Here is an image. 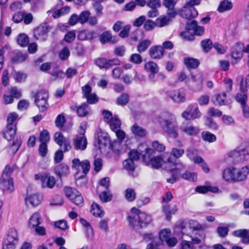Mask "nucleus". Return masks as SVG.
Instances as JSON below:
<instances>
[{"label":"nucleus","instance_id":"nucleus-1","mask_svg":"<svg viewBox=\"0 0 249 249\" xmlns=\"http://www.w3.org/2000/svg\"><path fill=\"white\" fill-rule=\"evenodd\" d=\"M168 137L176 139L178 136V125L176 116L173 114L165 112L161 113L154 121Z\"/></svg>","mask_w":249,"mask_h":249},{"label":"nucleus","instance_id":"nucleus-2","mask_svg":"<svg viewBox=\"0 0 249 249\" xmlns=\"http://www.w3.org/2000/svg\"><path fill=\"white\" fill-rule=\"evenodd\" d=\"M131 213L134 215L128 216L127 218L130 224L136 230L147 226L152 220L150 215L135 207L131 209Z\"/></svg>","mask_w":249,"mask_h":249},{"label":"nucleus","instance_id":"nucleus-3","mask_svg":"<svg viewBox=\"0 0 249 249\" xmlns=\"http://www.w3.org/2000/svg\"><path fill=\"white\" fill-rule=\"evenodd\" d=\"M90 168L89 161L87 160L80 161L78 158L72 160L71 168L76 171L75 178L76 179L84 177L89 172Z\"/></svg>","mask_w":249,"mask_h":249},{"label":"nucleus","instance_id":"nucleus-4","mask_svg":"<svg viewBox=\"0 0 249 249\" xmlns=\"http://www.w3.org/2000/svg\"><path fill=\"white\" fill-rule=\"evenodd\" d=\"M153 153V150L145 148V154L142 155L143 160L147 166L152 168L159 169L163 165L164 160L160 156L151 157Z\"/></svg>","mask_w":249,"mask_h":249},{"label":"nucleus","instance_id":"nucleus-5","mask_svg":"<svg viewBox=\"0 0 249 249\" xmlns=\"http://www.w3.org/2000/svg\"><path fill=\"white\" fill-rule=\"evenodd\" d=\"M22 90L16 87H11L2 97V102L4 105L11 104L14 102V98L18 99L22 97Z\"/></svg>","mask_w":249,"mask_h":249},{"label":"nucleus","instance_id":"nucleus-6","mask_svg":"<svg viewBox=\"0 0 249 249\" xmlns=\"http://www.w3.org/2000/svg\"><path fill=\"white\" fill-rule=\"evenodd\" d=\"M36 180H40L41 187L43 188L53 189L55 184V178L49 173H38L35 175Z\"/></svg>","mask_w":249,"mask_h":249},{"label":"nucleus","instance_id":"nucleus-7","mask_svg":"<svg viewBox=\"0 0 249 249\" xmlns=\"http://www.w3.org/2000/svg\"><path fill=\"white\" fill-rule=\"evenodd\" d=\"M172 234L171 230L169 229H162L159 233V238L155 237L152 233H147L143 234V238L146 241H151L152 242L155 238L158 239L159 245L158 247L162 244L163 242H165Z\"/></svg>","mask_w":249,"mask_h":249},{"label":"nucleus","instance_id":"nucleus-8","mask_svg":"<svg viewBox=\"0 0 249 249\" xmlns=\"http://www.w3.org/2000/svg\"><path fill=\"white\" fill-rule=\"evenodd\" d=\"M66 196L75 205H80L83 203V198L81 194L75 189L66 187L64 188Z\"/></svg>","mask_w":249,"mask_h":249},{"label":"nucleus","instance_id":"nucleus-9","mask_svg":"<svg viewBox=\"0 0 249 249\" xmlns=\"http://www.w3.org/2000/svg\"><path fill=\"white\" fill-rule=\"evenodd\" d=\"M201 115L202 114L198 107H194L192 105H189L181 114V117L186 120L198 119Z\"/></svg>","mask_w":249,"mask_h":249},{"label":"nucleus","instance_id":"nucleus-10","mask_svg":"<svg viewBox=\"0 0 249 249\" xmlns=\"http://www.w3.org/2000/svg\"><path fill=\"white\" fill-rule=\"evenodd\" d=\"M34 97L35 99V102L40 111H43L45 110L48 107L47 102V93L43 91H38L35 93Z\"/></svg>","mask_w":249,"mask_h":249},{"label":"nucleus","instance_id":"nucleus-11","mask_svg":"<svg viewBox=\"0 0 249 249\" xmlns=\"http://www.w3.org/2000/svg\"><path fill=\"white\" fill-rule=\"evenodd\" d=\"M43 198V195L39 193H27L24 198L25 204L27 207H36L41 203Z\"/></svg>","mask_w":249,"mask_h":249},{"label":"nucleus","instance_id":"nucleus-12","mask_svg":"<svg viewBox=\"0 0 249 249\" xmlns=\"http://www.w3.org/2000/svg\"><path fill=\"white\" fill-rule=\"evenodd\" d=\"M167 95L173 102L176 103H182L186 101V92L183 89L170 91L168 92Z\"/></svg>","mask_w":249,"mask_h":249},{"label":"nucleus","instance_id":"nucleus-13","mask_svg":"<svg viewBox=\"0 0 249 249\" xmlns=\"http://www.w3.org/2000/svg\"><path fill=\"white\" fill-rule=\"evenodd\" d=\"M228 156L230 158L241 161L249 160V152L245 149L231 151L228 153Z\"/></svg>","mask_w":249,"mask_h":249},{"label":"nucleus","instance_id":"nucleus-14","mask_svg":"<svg viewBox=\"0 0 249 249\" xmlns=\"http://www.w3.org/2000/svg\"><path fill=\"white\" fill-rule=\"evenodd\" d=\"M180 130L187 136H196L200 132L199 128L189 122H184L180 126Z\"/></svg>","mask_w":249,"mask_h":249},{"label":"nucleus","instance_id":"nucleus-15","mask_svg":"<svg viewBox=\"0 0 249 249\" xmlns=\"http://www.w3.org/2000/svg\"><path fill=\"white\" fill-rule=\"evenodd\" d=\"M180 15L186 19L194 18L197 16L198 12L194 7L185 4L181 9Z\"/></svg>","mask_w":249,"mask_h":249},{"label":"nucleus","instance_id":"nucleus-16","mask_svg":"<svg viewBox=\"0 0 249 249\" xmlns=\"http://www.w3.org/2000/svg\"><path fill=\"white\" fill-rule=\"evenodd\" d=\"M73 144L76 150H85L87 146L88 141L85 135H77L73 139Z\"/></svg>","mask_w":249,"mask_h":249},{"label":"nucleus","instance_id":"nucleus-17","mask_svg":"<svg viewBox=\"0 0 249 249\" xmlns=\"http://www.w3.org/2000/svg\"><path fill=\"white\" fill-rule=\"evenodd\" d=\"M120 63V60L118 59L107 60L105 58H99L95 60L96 65L101 68L107 69L114 65H118Z\"/></svg>","mask_w":249,"mask_h":249},{"label":"nucleus","instance_id":"nucleus-18","mask_svg":"<svg viewBox=\"0 0 249 249\" xmlns=\"http://www.w3.org/2000/svg\"><path fill=\"white\" fill-rule=\"evenodd\" d=\"M192 87L196 91H200L202 89L203 77L201 73L198 72L192 75Z\"/></svg>","mask_w":249,"mask_h":249},{"label":"nucleus","instance_id":"nucleus-19","mask_svg":"<svg viewBox=\"0 0 249 249\" xmlns=\"http://www.w3.org/2000/svg\"><path fill=\"white\" fill-rule=\"evenodd\" d=\"M236 168L230 167L225 169L223 171L222 178L226 181H235Z\"/></svg>","mask_w":249,"mask_h":249},{"label":"nucleus","instance_id":"nucleus-20","mask_svg":"<svg viewBox=\"0 0 249 249\" xmlns=\"http://www.w3.org/2000/svg\"><path fill=\"white\" fill-rule=\"evenodd\" d=\"M149 53L150 57L153 59H160L163 55L164 50L161 46L156 45L150 49Z\"/></svg>","mask_w":249,"mask_h":249},{"label":"nucleus","instance_id":"nucleus-21","mask_svg":"<svg viewBox=\"0 0 249 249\" xmlns=\"http://www.w3.org/2000/svg\"><path fill=\"white\" fill-rule=\"evenodd\" d=\"M0 187L4 191L12 192L14 189L13 180L10 178H6L2 177L0 181Z\"/></svg>","mask_w":249,"mask_h":249},{"label":"nucleus","instance_id":"nucleus-22","mask_svg":"<svg viewBox=\"0 0 249 249\" xmlns=\"http://www.w3.org/2000/svg\"><path fill=\"white\" fill-rule=\"evenodd\" d=\"M178 0H163V5L168 9L167 14L171 17H175L177 12L174 9L175 6Z\"/></svg>","mask_w":249,"mask_h":249},{"label":"nucleus","instance_id":"nucleus-23","mask_svg":"<svg viewBox=\"0 0 249 249\" xmlns=\"http://www.w3.org/2000/svg\"><path fill=\"white\" fill-rule=\"evenodd\" d=\"M146 145L142 144L138 147V150H132L129 153V158L134 160H138L141 155H143L145 154Z\"/></svg>","mask_w":249,"mask_h":249},{"label":"nucleus","instance_id":"nucleus-24","mask_svg":"<svg viewBox=\"0 0 249 249\" xmlns=\"http://www.w3.org/2000/svg\"><path fill=\"white\" fill-rule=\"evenodd\" d=\"M144 69L147 72H150L149 76L151 79H153L155 74L159 71L158 65L153 61H149L145 63Z\"/></svg>","mask_w":249,"mask_h":249},{"label":"nucleus","instance_id":"nucleus-25","mask_svg":"<svg viewBox=\"0 0 249 249\" xmlns=\"http://www.w3.org/2000/svg\"><path fill=\"white\" fill-rule=\"evenodd\" d=\"M243 43L241 42L237 43L234 46L231 53L232 58L236 61L240 60L243 56Z\"/></svg>","mask_w":249,"mask_h":249},{"label":"nucleus","instance_id":"nucleus-26","mask_svg":"<svg viewBox=\"0 0 249 249\" xmlns=\"http://www.w3.org/2000/svg\"><path fill=\"white\" fill-rule=\"evenodd\" d=\"M175 17H171L169 14L167 16H161L156 20V26L163 27L169 24L172 19Z\"/></svg>","mask_w":249,"mask_h":249},{"label":"nucleus","instance_id":"nucleus-27","mask_svg":"<svg viewBox=\"0 0 249 249\" xmlns=\"http://www.w3.org/2000/svg\"><path fill=\"white\" fill-rule=\"evenodd\" d=\"M41 223L40 214L37 212L34 213L29 218L28 226L31 229H33Z\"/></svg>","mask_w":249,"mask_h":249},{"label":"nucleus","instance_id":"nucleus-28","mask_svg":"<svg viewBox=\"0 0 249 249\" xmlns=\"http://www.w3.org/2000/svg\"><path fill=\"white\" fill-rule=\"evenodd\" d=\"M80 222L84 229L85 232L88 238H92L93 237L94 232L90 223L84 218L79 219Z\"/></svg>","mask_w":249,"mask_h":249},{"label":"nucleus","instance_id":"nucleus-29","mask_svg":"<svg viewBox=\"0 0 249 249\" xmlns=\"http://www.w3.org/2000/svg\"><path fill=\"white\" fill-rule=\"evenodd\" d=\"M4 240L18 244L19 237L17 231L14 228L9 229Z\"/></svg>","mask_w":249,"mask_h":249},{"label":"nucleus","instance_id":"nucleus-30","mask_svg":"<svg viewBox=\"0 0 249 249\" xmlns=\"http://www.w3.org/2000/svg\"><path fill=\"white\" fill-rule=\"evenodd\" d=\"M100 40L102 44L115 43L118 41V38L116 36H112L109 32H103L100 36Z\"/></svg>","mask_w":249,"mask_h":249},{"label":"nucleus","instance_id":"nucleus-31","mask_svg":"<svg viewBox=\"0 0 249 249\" xmlns=\"http://www.w3.org/2000/svg\"><path fill=\"white\" fill-rule=\"evenodd\" d=\"M70 173L69 167L65 164L57 165L55 168V173L59 178L67 176Z\"/></svg>","mask_w":249,"mask_h":249},{"label":"nucleus","instance_id":"nucleus-32","mask_svg":"<svg viewBox=\"0 0 249 249\" xmlns=\"http://www.w3.org/2000/svg\"><path fill=\"white\" fill-rule=\"evenodd\" d=\"M233 235L242 238V242L245 244H249V231L247 230H240L234 231Z\"/></svg>","mask_w":249,"mask_h":249},{"label":"nucleus","instance_id":"nucleus-33","mask_svg":"<svg viewBox=\"0 0 249 249\" xmlns=\"http://www.w3.org/2000/svg\"><path fill=\"white\" fill-rule=\"evenodd\" d=\"M190 228L193 231H198L199 232H203L206 228L205 224H201L197 221L191 220L189 222Z\"/></svg>","mask_w":249,"mask_h":249},{"label":"nucleus","instance_id":"nucleus-34","mask_svg":"<svg viewBox=\"0 0 249 249\" xmlns=\"http://www.w3.org/2000/svg\"><path fill=\"white\" fill-rule=\"evenodd\" d=\"M186 29L188 31H204V27L202 26L198 25L196 20L188 22L186 25Z\"/></svg>","mask_w":249,"mask_h":249},{"label":"nucleus","instance_id":"nucleus-35","mask_svg":"<svg viewBox=\"0 0 249 249\" xmlns=\"http://www.w3.org/2000/svg\"><path fill=\"white\" fill-rule=\"evenodd\" d=\"M112 29L114 31H119L121 30L124 32L129 31L131 29V25L125 24L124 22L121 21H117L114 24Z\"/></svg>","mask_w":249,"mask_h":249},{"label":"nucleus","instance_id":"nucleus-36","mask_svg":"<svg viewBox=\"0 0 249 249\" xmlns=\"http://www.w3.org/2000/svg\"><path fill=\"white\" fill-rule=\"evenodd\" d=\"M249 173V167L246 166L243 167L240 171L236 172L235 173V181H242L247 178Z\"/></svg>","mask_w":249,"mask_h":249},{"label":"nucleus","instance_id":"nucleus-37","mask_svg":"<svg viewBox=\"0 0 249 249\" xmlns=\"http://www.w3.org/2000/svg\"><path fill=\"white\" fill-rule=\"evenodd\" d=\"M18 119V115L15 112L9 113L7 117V126L16 127V122Z\"/></svg>","mask_w":249,"mask_h":249},{"label":"nucleus","instance_id":"nucleus-38","mask_svg":"<svg viewBox=\"0 0 249 249\" xmlns=\"http://www.w3.org/2000/svg\"><path fill=\"white\" fill-rule=\"evenodd\" d=\"M131 130L132 133L137 136L142 137L146 134V130L137 124H134L131 127Z\"/></svg>","mask_w":249,"mask_h":249},{"label":"nucleus","instance_id":"nucleus-39","mask_svg":"<svg viewBox=\"0 0 249 249\" xmlns=\"http://www.w3.org/2000/svg\"><path fill=\"white\" fill-rule=\"evenodd\" d=\"M195 190L197 193L205 194L208 192H217L218 189L216 187H212L211 186H198L196 187Z\"/></svg>","mask_w":249,"mask_h":249},{"label":"nucleus","instance_id":"nucleus-40","mask_svg":"<svg viewBox=\"0 0 249 249\" xmlns=\"http://www.w3.org/2000/svg\"><path fill=\"white\" fill-rule=\"evenodd\" d=\"M203 32H181L180 36L186 41H191L195 39L196 36H201Z\"/></svg>","mask_w":249,"mask_h":249},{"label":"nucleus","instance_id":"nucleus-41","mask_svg":"<svg viewBox=\"0 0 249 249\" xmlns=\"http://www.w3.org/2000/svg\"><path fill=\"white\" fill-rule=\"evenodd\" d=\"M226 94L225 92L218 94L215 96V100H213V102L215 105L219 106L227 105L228 102L226 101Z\"/></svg>","mask_w":249,"mask_h":249},{"label":"nucleus","instance_id":"nucleus-42","mask_svg":"<svg viewBox=\"0 0 249 249\" xmlns=\"http://www.w3.org/2000/svg\"><path fill=\"white\" fill-rule=\"evenodd\" d=\"M71 7L68 6H65L62 8L54 11L52 15L54 18H57L61 16L66 15L69 13Z\"/></svg>","mask_w":249,"mask_h":249},{"label":"nucleus","instance_id":"nucleus-43","mask_svg":"<svg viewBox=\"0 0 249 249\" xmlns=\"http://www.w3.org/2000/svg\"><path fill=\"white\" fill-rule=\"evenodd\" d=\"M162 210L166 216L167 219L170 220L171 215L175 213L178 211V208L177 206H174L173 208H170L169 205H165L162 206Z\"/></svg>","mask_w":249,"mask_h":249},{"label":"nucleus","instance_id":"nucleus-44","mask_svg":"<svg viewBox=\"0 0 249 249\" xmlns=\"http://www.w3.org/2000/svg\"><path fill=\"white\" fill-rule=\"evenodd\" d=\"M90 212L91 213L97 217H102L104 214V211L100 206L96 203H93L91 205Z\"/></svg>","mask_w":249,"mask_h":249},{"label":"nucleus","instance_id":"nucleus-45","mask_svg":"<svg viewBox=\"0 0 249 249\" xmlns=\"http://www.w3.org/2000/svg\"><path fill=\"white\" fill-rule=\"evenodd\" d=\"M184 63L185 66L188 68L190 69H195L197 68L199 64V62L197 59L189 57L185 58Z\"/></svg>","mask_w":249,"mask_h":249},{"label":"nucleus","instance_id":"nucleus-46","mask_svg":"<svg viewBox=\"0 0 249 249\" xmlns=\"http://www.w3.org/2000/svg\"><path fill=\"white\" fill-rule=\"evenodd\" d=\"M16 127L12 126H7L6 129L4 131L3 135L7 141H11L12 140L16 134Z\"/></svg>","mask_w":249,"mask_h":249},{"label":"nucleus","instance_id":"nucleus-47","mask_svg":"<svg viewBox=\"0 0 249 249\" xmlns=\"http://www.w3.org/2000/svg\"><path fill=\"white\" fill-rule=\"evenodd\" d=\"M232 7V4L231 1L228 0H224L221 2L217 10L220 12H223L231 9Z\"/></svg>","mask_w":249,"mask_h":249},{"label":"nucleus","instance_id":"nucleus-48","mask_svg":"<svg viewBox=\"0 0 249 249\" xmlns=\"http://www.w3.org/2000/svg\"><path fill=\"white\" fill-rule=\"evenodd\" d=\"M202 138L203 141L209 142H213L216 141V136L209 131H203L201 133Z\"/></svg>","mask_w":249,"mask_h":249},{"label":"nucleus","instance_id":"nucleus-49","mask_svg":"<svg viewBox=\"0 0 249 249\" xmlns=\"http://www.w3.org/2000/svg\"><path fill=\"white\" fill-rule=\"evenodd\" d=\"M235 99L237 102L239 103L241 106L247 104L248 96L245 92L237 93L235 96Z\"/></svg>","mask_w":249,"mask_h":249},{"label":"nucleus","instance_id":"nucleus-50","mask_svg":"<svg viewBox=\"0 0 249 249\" xmlns=\"http://www.w3.org/2000/svg\"><path fill=\"white\" fill-rule=\"evenodd\" d=\"M77 113L80 117H85L89 113V109L87 104L84 103L77 109Z\"/></svg>","mask_w":249,"mask_h":249},{"label":"nucleus","instance_id":"nucleus-51","mask_svg":"<svg viewBox=\"0 0 249 249\" xmlns=\"http://www.w3.org/2000/svg\"><path fill=\"white\" fill-rule=\"evenodd\" d=\"M176 166L177 167L175 169L171 170L172 172V177L167 179V181L169 183H174L178 178L180 171H179L178 165H177Z\"/></svg>","mask_w":249,"mask_h":249},{"label":"nucleus","instance_id":"nucleus-52","mask_svg":"<svg viewBox=\"0 0 249 249\" xmlns=\"http://www.w3.org/2000/svg\"><path fill=\"white\" fill-rule=\"evenodd\" d=\"M151 42L149 39H145L141 41L137 46V50L139 53L145 51L151 45Z\"/></svg>","mask_w":249,"mask_h":249},{"label":"nucleus","instance_id":"nucleus-53","mask_svg":"<svg viewBox=\"0 0 249 249\" xmlns=\"http://www.w3.org/2000/svg\"><path fill=\"white\" fill-rule=\"evenodd\" d=\"M125 197L129 202L134 201L136 197L135 191L132 188H128L125 191Z\"/></svg>","mask_w":249,"mask_h":249},{"label":"nucleus","instance_id":"nucleus-54","mask_svg":"<svg viewBox=\"0 0 249 249\" xmlns=\"http://www.w3.org/2000/svg\"><path fill=\"white\" fill-rule=\"evenodd\" d=\"M18 43L21 47L26 46L29 43V39L25 34H20L17 38Z\"/></svg>","mask_w":249,"mask_h":249},{"label":"nucleus","instance_id":"nucleus-55","mask_svg":"<svg viewBox=\"0 0 249 249\" xmlns=\"http://www.w3.org/2000/svg\"><path fill=\"white\" fill-rule=\"evenodd\" d=\"M182 178L189 181H196L197 180V174L187 171L182 174Z\"/></svg>","mask_w":249,"mask_h":249},{"label":"nucleus","instance_id":"nucleus-56","mask_svg":"<svg viewBox=\"0 0 249 249\" xmlns=\"http://www.w3.org/2000/svg\"><path fill=\"white\" fill-rule=\"evenodd\" d=\"M135 160L128 158V159L125 160L123 162V166L127 170L129 171L133 172L135 170V165L134 163V161Z\"/></svg>","mask_w":249,"mask_h":249},{"label":"nucleus","instance_id":"nucleus-57","mask_svg":"<svg viewBox=\"0 0 249 249\" xmlns=\"http://www.w3.org/2000/svg\"><path fill=\"white\" fill-rule=\"evenodd\" d=\"M30 106V102L28 100L22 99L19 101L17 105V108L20 111L27 110Z\"/></svg>","mask_w":249,"mask_h":249},{"label":"nucleus","instance_id":"nucleus-58","mask_svg":"<svg viewBox=\"0 0 249 249\" xmlns=\"http://www.w3.org/2000/svg\"><path fill=\"white\" fill-rule=\"evenodd\" d=\"M108 123H109L110 127L113 131L119 129L121 126V122L117 117L111 118Z\"/></svg>","mask_w":249,"mask_h":249},{"label":"nucleus","instance_id":"nucleus-59","mask_svg":"<svg viewBox=\"0 0 249 249\" xmlns=\"http://www.w3.org/2000/svg\"><path fill=\"white\" fill-rule=\"evenodd\" d=\"M50 136L47 130H43L39 135V140L41 143H48L50 141Z\"/></svg>","mask_w":249,"mask_h":249},{"label":"nucleus","instance_id":"nucleus-60","mask_svg":"<svg viewBox=\"0 0 249 249\" xmlns=\"http://www.w3.org/2000/svg\"><path fill=\"white\" fill-rule=\"evenodd\" d=\"M185 151L183 149L173 148L171 152V155L176 159L181 158L184 154Z\"/></svg>","mask_w":249,"mask_h":249},{"label":"nucleus","instance_id":"nucleus-61","mask_svg":"<svg viewBox=\"0 0 249 249\" xmlns=\"http://www.w3.org/2000/svg\"><path fill=\"white\" fill-rule=\"evenodd\" d=\"M99 197L101 201L107 202L110 201L112 199V196L109 191H103L100 194Z\"/></svg>","mask_w":249,"mask_h":249},{"label":"nucleus","instance_id":"nucleus-62","mask_svg":"<svg viewBox=\"0 0 249 249\" xmlns=\"http://www.w3.org/2000/svg\"><path fill=\"white\" fill-rule=\"evenodd\" d=\"M197 101L200 106L207 105L209 103L210 97L207 94H203L198 97Z\"/></svg>","mask_w":249,"mask_h":249},{"label":"nucleus","instance_id":"nucleus-63","mask_svg":"<svg viewBox=\"0 0 249 249\" xmlns=\"http://www.w3.org/2000/svg\"><path fill=\"white\" fill-rule=\"evenodd\" d=\"M18 244L3 240L2 249H16Z\"/></svg>","mask_w":249,"mask_h":249},{"label":"nucleus","instance_id":"nucleus-64","mask_svg":"<svg viewBox=\"0 0 249 249\" xmlns=\"http://www.w3.org/2000/svg\"><path fill=\"white\" fill-rule=\"evenodd\" d=\"M247 89H249V74H248L245 78L244 81H242L240 89L243 92L247 91Z\"/></svg>","mask_w":249,"mask_h":249}]
</instances>
